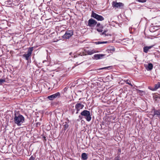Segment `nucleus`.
<instances>
[{"instance_id": "obj_4", "label": "nucleus", "mask_w": 160, "mask_h": 160, "mask_svg": "<svg viewBox=\"0 0 160 160\" xmlns=\"http://www.w3.org/2000/svg\"><path fill=\"white\" fill-rule=\"evenodd\" d=\"M91 17L95 18L98 21H102L104 19V18L102 16L99 15L92 11Z\"/></svg>"}, {"instance_id": "obj_22", "label": "nucleus", "mask_w": 160, "mask_h": 160, "mask_svg": "<svg viewBox=\"0 0 160 160\" xmlns=\"http://www.w3.org/2000/svg\"><path fill=\"white\" fill-rule=\"evenodd\" d=\"M110 67H104V68H100L99 69H97V70H102V69H103L108 68H109Z\"/></svg>"}, {"instance_id": "obj_8", "label": "nucleus", "mask_w": 160, "mask_h": 160, "mask_svg": "<svg viewBox=\"0 0 160 160\" xmlns=\"http://www.w3.org/2000/svg\"><path fill=\"white\" fill-rule=\"evenodd\" d=\"M73 34V32L72 30L68 31L66 32L65 34L63 35L64 38L68 39L71 37Z\"/></svg>"}, {"instance_id": "obj_14", "label": "nucleus", "mask_w": 160, "mask_h": 160, "mask_svg": "<svg viewBox=\"0 0 160 160\" xmlns=\"http://www.w3.org/2000/svg\"><path fill=\"white\" fill-rule=\"evenodd\" d=\"M153 65L151 63L148 64V66L146 67V68L148 70H150L152 69Z\"/></svg>"}, {"instance_id": "obj_24", "label": "nucleus", "mask_w": 160, "mask_h": 160, "mask_svg": "<svg viewBox=\"0 0 160 160\" xmlns=\"http://www.w3.org/2000/svg\"><path fill=\"white\" fill-rule=\"evenodd\" d=\"M143 92V91L140 90H137V92L138 93H140L141 92Z\"/></svg>"}, {"instance_id": "obj_17", "label": "nucleus", "mask_w": 160, "mask_h": 160, "mask_svg": "<svg viewBox=\"0 0 160 160\" xmlns=\"http://www.w3.org/2000/svg\"><path fill=\"white\" fill-rule=\"evenodd\" d=\"M107 32V30H105L101 34V35H105V36H111V35L109 34L106 33V32Z\"/></svg>"}, {"instance_id": "obj_21", "label": "nucleus", "mask_w": 160, "mask_h": 160, "mask_svg": "<svg viewBox=\"0 0 160 160\" xmlns=\"http://www.w3.org/2000/svg\"><path fill=\"white\" fill-rule=\"evenodd\" d=\"M137 1L141 2H145L146 1V0H136Z\"/></svg>"}, {"instance_id": "obj_6", "label": "nucleus", "mask_w": 160, "mask_h": 160, "mask_svg": "<svg viewBox=\"0 0 160 160\" xmlns=\"http://www.w3.org/2000/svg\"><path fill=\"white\" fill-rule=\"evenodd\" d=\"M84 107V105L80 103H77L75 105V108L77 110L76 113H78L79 111L81 109H83Z\"/></svg>"}, {"instance_id": "obj_11", "label": "nucleus", "mask_w": 160, "mask_h": 160, "mask_svg": "<svg viewBox=\"0 0 160 160\" xmlns=\"http://www.w3.org/2000/svg\"><path fill=\"white\" fill-rule=\"evenodd\" d=\"M153 46L144 47L143 48V52L145 53H147L148 51Z\"/></svg>"}, {"instance_id": "obj_5", "label": "nucleus", "mask_w": 160, "mask_h": 160, "mask_svg": "<svg viewBox=\"0 0 160 160\" xmlns=\"http://www.w3.org/2000/svg\"><path fill=\"white\" fill-rule=\"evenodd\" d=\"M112 6L114 8H121L124 6V4L122 2H117L113 1L112 2Z\"/></svg>"}, {"instance_id": "obj_15", "label": "nucleus", "mask_w": 160, "mask_h": 160, "mask_svg": "<svg viewBox=\"0 0 160 160\" xmlns=\"http://www.w3.org/2000/svg\"><path fill=\"white\" fill-rule=\"evenodd\" d=\"M160 87V82H158L157 84L155 85L154 88L152 89V90H156Z\"/></svg>"}, {"instance_id": "obj_12", "label": "nucleus", "mask_w": 160, "mask_h": 160, "mask_svg": "<svg viewBox=\"0 0 160 160\" xmlns=\"http://www.w3.org/2000/svg\"><path fill=\"white\" fill-rule=\"evenodd\" d=\"M157 115L158 117H160V109L158 110H154L153 116Z\"/></svg>"}, {"instance_id": "obj_26", "label": "nucleus", "mask_w": 160, "mask_h": 160, "mask_svg": "<svg viewBox=\"0 0 160 160\" xmlns=\"http://www.w3.org/2000/svg\"><path fill=\"white\" fill-rule=\"evenodd\" d=\"M29 160H34V158L32 156L29 158Z\"/></svg>"}, {"instance_id": "obj_16", "label": "nucleus", "mask_w": 160, "mask_h": 160, "mask_svg": "<svg viewBox=\"0 0 160 160\" xmlns=\"http://www.w3.org/2000/svg\"><path fill=\"white\" fill-rule=\"evenodd\" d=\"M95 52H96L94 50H88L87 51V53L88 54L90 55H91Z\"/></svg>"}, {"instance_id": "obj_29", "label": "nucleus", "mask_w": 160, "mask_h": 160, "mask_svg": "<svg viewBox=\"0 0 160 160\" xmlns=\"http://www.w3.org/2000/svg\"><path fill=\"white\" fill-rule=\"evenodd\" d=\"M69 54L70 55H71V53H70Z\"/></svg>"}, {"instance_id": "obj_1", "label": "nucleus", "mask_w": 160, "mask_h": 160, "mask_svg": "<svg viewBox=\"0 0 160 160\" xmlns=\"http://www.w3.org/2000/svg\"><path fill=\"white\" fill-rule=\"evenodd\" d=\"M14 121L18 126H20L24 122V118L21 115L19 114L17 115L16 114H15Z\"/></svg>"}, {"instance_id": "obj_7", "label": "nucleus", "mask_w": 160, "mask_h": 160, "mask_svg": "<svg viewBox=\"0 0 160 160\" xmlns=\"http://www.w3.org/2000/svg\"><path fill=\"white\" fill-rule=\"evenodd\" d=\"M60 96V93L59 92H57L55 94L48 96V98L49 100H52L55 98L59 97Z\"/></svg>"}, {"instance_id": "obj_25", "label": "nucleus", "mask_w": 160, "mask_h": 160, "mask_svg": "<svg viewBox=\"0 0 160 160\" xmlns=\"http://www.w3.org/2000/svg\"><path fill=\"white\" fill-rule=\"evenodd\" d=\"M97 30L99 32H102V29H101L97 28Z\"/></svg>"}, {"instance_id": "obj_10", "label": "nucleus", "mask_w": 160, "mask_h": 160, "mask_svg": "<svg viewBox=\"0 0 160 160\" xmlns=\"http://www.w3.org/2000/svg\"><path fill=\"white\" fill-rule=\"evenodd\" d=\"M104 56V54H96L94 55V57L95 59H100Z\"/></svg>"}, {"instance_id": "obj_18", "label": "nucleus", "mask_w": 160, "mask_h": 160, "mask_svg": "<svg viewBox=\"0 0 160 160\" xmlns=\"http://www.w3.org/2000/svg\"><path fill=\"white\" fill-rule=\"evenodd\" d=\"M107 43V41L106 42H95L96 44H101L106 43Z\"/></svg>"}, {"instance_id": "obj_3", "label": "nucleus", "mask_w": 160, "mask_h": 160, "mask_svg": "<svg viewBox=\"0 0 160 160\" xmlns=\"http://www.w3.org/2000/svg\"><path fill=\"white\" fill-rule=\"evenodd\" d=\"M33 50V47L29 48L28 50L27 53L23 54V57L25 58L27 61H28L30 60L32 52Z\"/></svg>"}, {"instance_id": "obj_30", "label": "nucleus", "mask_w": 160, "mask_h": 160, "mask_svg": "<svg viewBox=\"0 0 160 160\" xmlns=\"http://www.w3.org/2000/svg\"><path fill=\"white\" fill-rule=\"evenodd\" d=\"M79 117L80 118V116H79Z\"/></svg>"}, {"instance_id": "obj_13", "label": "nucleus", "mask_w": 160, "mask_h": 160, "mask_svg": "<svg viewBox=\"0 0 160 160\" xmlns=\"http://www.w3.org/2000/svg\"><path fill=\"white\" fill-rule=\"evenodd\" d=\"M81 158L82 160H86L88 158L87 154L85 153H83L81 155Z\"/></svg>"}, {"instance_id": "obj_9", "label": "nucleus", "mask_w": 160, "mask_h": 160, "mask_svg": "<svg viewBox=\"0 0 160 160\" xmlns=\"http://www.w3.org/2000/svg\"><path fill=\"white\" fill-rule=\"evenodd\" d=\"M97 24V22L91 18L88 21V25L90 27H94Z\"/></svg>"}, {"instance_id": "obj_28", "label": "nucleus", "mask_w": 160, "mask_h": 160, "mask_svg": "<svg viewBox=\"0 0 160 160\" xmlns=\"http://www.w3.org/2000/svg\"><path fill=\"white\" fill-rule=\"evenodd\" d=\"M67 89H68V88H67V87L65 88L64 89V91H66Z\"/></svg>"}, {"instance_id": "obj_20", "label": "nucleus", "mask_w": 160, "mask_h": 160, "mask_svg": "<svg viewBox=\"0 0 160 160\" xmlns=\"http://www.w3.org/2000/svg\"><path fill=\"white\" fill-rule=\"evenodd\" d=\"M5 82V79H0V84H2V83Z\"/></svg>"}, {"instance_id": "obj_27", "label": "nucleus", "mask_w": 160, "mask_h": 160, "mask_svg": "<svg viewBox=\"0 0 160 160\" xmlns=\"http://www.w3.org/2000/svg\"><path fill=\"white\" fill-rule=\"evenodd\" d=\"M65 127L66 128H67L68 127V125L67 124H66L64 125Z\"/></svg>"}, {"instance_id": "obj_23", "label": "nucleus", "mask_w": 160, "mask_h": 160, "mask_svg": "<svg viewBox=\"0 0 160 160\" xmlns=\"http://www.w3.org/2000/svg\"><path fill=\"white\" fill-rule=\"evenodd\" d=\"M97 27H99L100 26V27L102 28H103V27L102 26V25H101L100 24V23H98L97 24Z\"/></svg>"}, {"instance_id": "obj_2", "label": "nucleus", "mask_w": 160, "mask_h": 160, "mask_svg": "<svg viewBox=\"0 0 160 160\" xmlns=\"http://www.w3.org/2000/svg\"><path fill=\"white\" fill-rule=\"evenodd\" d=\"M80 114L83 116L87 121L89 122L91 121L92 117L89 111L84 110Z\"/></svg>"}, {"instance_id": "obj_19", "label": "nucleus", "mask_w": 160, "mask_h": 160, "mask_svg": "<svg viewBox=\"0 0 160 160\" xmlns=\"http://www.w3.org/2000/svg\"><path fill=\"white\" fill-rule=\"evenodd\" d=\"M125 82L127 84H128L129 85H130L132 87V84L129 82H130L129 80H127L125 81Z\"/></svg>"}]
</instances>
